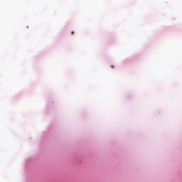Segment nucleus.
Here are the masks:
<instances>
[{
  "instance_id": "1",
  "label": "nucleus",
  "mask_w": 182,
  "mask_h": 182,
  "mask_svg": "<svg viewBox=\"0 0 182 182\" xmlns=\"http://www.w3.org/2000/svg\"><path fill=\"white\" fill-rule=\"evenodd\" d=\"M71 35H75V31H72Z\"/></svg>"
},
{
  "instance_id": "2",
  "label": "nucleus",
  "mask_w": 182,
  "mask_h": 182,
  "mask_svg": "<svg viewBox=\"0 0 182 182\" xmlns=\"http://www.w3.org/2000/svg\"><path fill=\"white\" fill-rule=\"evenodd\" d=\"M111 68H112V69H114V65H111Z\"/></svg>"
}]
</instances>
